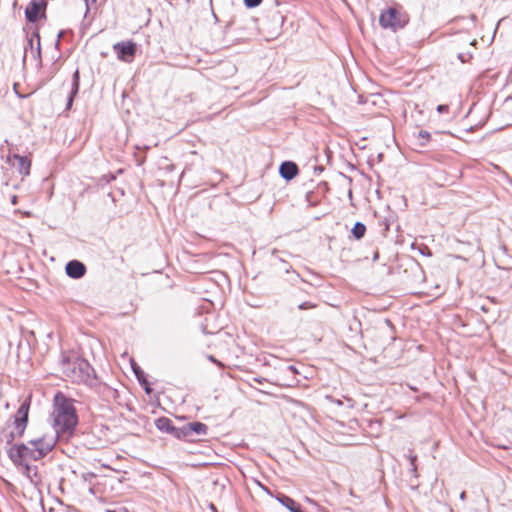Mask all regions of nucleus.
Masks as SVG:
<instances>
[{"label":"nucleus","instance_id":"nucleus-19","mask_svg":"<svg viewBox=\"0 0 512 512\" xmlns=\"http://www.w3.org/2000/svg\"><path fill=\"white\" fill-rule=\"evenodd\" d=\"M299 309L301 310H305V309H312V308H315L316 305L311 303V302H303L301 303L299 306Z\"/></svg>","mask_w":512,"mask_h":512},{"label":"nucleus","instance_id":"nucleus-3","mask_svg":"<svg viewBox=\"0 0 512 512\" xmlns=\"http://www.w3.org/2000/svg\"><path fill=\"white\" fill-rule=\"evenodd\" d=\"M64 376L72 382H87L90 378L91 367L89 363L78 357L64 358L61 363Z\"/></svg>","mask_w":512,"mask_h":512},{"label":"nucleus","instance_id":"nucleus-8","mask_svg":"<svg viewBox=\"0 0 512 512\" xmlns=\"http://www.w3.org/2000/svg\"><path fill=\"white\" fill-rule=\"evenodd\" d=\"M46 5L42 0H32L25 10L26 18L29 22H35L38 19L40 10Z\"/></svg>","mask_w":512,"mask_h":512},{"label":"nucleus","instance_id":"nucleus-5","mask_svg":"<svg viewBox=\"0 0 512 512\" xmlns=\"http://www.w3.org/2000/svg\"><path fill=\"white\" fill-rule=\"evenodd\" d=\"M31 396H29L18 408L14 416V430L11 432L12 438L21 437L28 423V414L30 409Z\"/></svg>","mask_w":512,"mask_h":512},{"label":"nucleus","instance_id":"nucleus-16","mask_svg":"<svg viewBox=\"0 0 512 512\" xmlns=\"http://www.w3.org/2000/svg\"><path fill=\"white\" fill-rule=\"evenodd\" d=\"M351 232H352L353 236L359 240L364 236V234L366 232V227L363 223L357 222V223H355Z\"/></svg>","mask_w":512,"mask_h":512},{"label":"nucleus","instance_id":"nucleus-10","mask_svg":"<svg viewBox=\"0 0 512 512\" xmlns=\"http://www.w3.org/2000/svg\"><path fill=\"white\" fill-rule=\"evenodd\" d=\"M279 172L284 179L291 180L297 175L298 167L294 162H283L280 166Z\"/></svg>","mask_w":512,"mask_h":512},{"label":"nucleus","instance_id":"nucleus-14","mask_svg":"<svg viewBox=\"0 0 512 512\" xmlns=\"http://www.w3.org/2000/svg\"><path fill=\"white\" fill-rule=\"evenodd\" d=\"M277 500L291 512H302L296 501L286 495L278 496Z\"/></svg>","mask_w":512,"mask_h":512},{"label":"nucleus","instance_id":"nucleus-21","mask_svg":"<svg viewBox=\"0 0 512 512\" xmlns=\"http://www.w3.org/2000/svg\"><path fill=\"white\" fill-rule=\"evenodd\" d=\"M106 512H128V510L124 507L118 509H107Z\"/></svg>","mask_w":512,"mask_h":512},{"label":"nucleus","instance_id":"nucleus-18","mask_svg":"<svg viewBox=\"0 0 512 512\" xmlns=\"http://www.w3.org/2000/svg\"><path fill=\"white\" fill-rule=\"evenodd\" d=\"M262 0H244V4L247 8H254L261 4Z\"/></svg>","mask_w":512,"mask_h":512},{"label":"nucleus","instance_id":"nucleus-11","mask_svg":"<svg viewBox=\"0 0 512 512\" xmlns=\"http://www.w3.org/2000/svg\"><path fill=\"white\" fill-rule=\"evenodd\" d=\"M208 427L201 422H191L185 425L182 429L184 435H189L191 433H195L197 435H205L207 433Z\"/></svg>","mask_w":512,"mask_h":512},{"label":"nucleus","instance_id":"nucleus-20","mask_svg":"<svg viewBox=\"0 0 512 512\" xmlns=\"http://www.w3.org/2000/svg\"><path fill=\"white\" fill-rule=\"evenodd\" d=\"M437 111L439 113L447 112L448 111V106L447 105H438L437 106Z\"/></svg>","mask_w":512,"mask_h":512},{"label":"nucleus","instance_id":"nucleus-24","mask_svg":"<svg viewBox=\"0 0 512 512\" xmlns=\"http://www.w3.org/2000/svg\"><path fill=\"white\" fill-rule=\"evenodd\" d=\"M460 497H461V499H464L465 498V492H462Z\"/></svg>","mask_w":512,"mask_h":512},{"label":"nucleus","instance_id":"nucleus-4","mask_svg":"<svg viewBox=\"0 0 512 512\" xmlns=\"http://www.w3.org/2000/svg\"><path fill=\"white\" fill-rule=\"evenodd\" d=\"M407 22V16L395 8H388L383 11L379 18V23L382 28H389L393 31L403 28Z\"/></svg>","mask_w":512,"mask_h":512},{"label":"nucleus","instance_id":"nucleus-13","mask_svg":"<svg viewBox=\"0 0 512 512\" xmlns=\"http://www.w3.org/2000/svg\"><path fill=\"white\" fill-rule=\"evenodd\" d=\"M156 426L161 430L172 433L179 438V430L176 429L168 418L162 417L156 421Z\"/></svg>","mask_w":512,"mask_h":512},{"label":"nucleus","instance_id":"nucleus-15","mask_svg":"<svg viewBox=\"0 0 512 512\" xmlns=\"http://www.w3.org/2000/svg\"><path fill=\"white\" fill-rule=\"evenodd\" d=\"M79 89V72L76 71L73 75V83L70 97L68 99V107L71 106L74 95L78 92Z\"/></svg>","mask_w":512,"mask_h":512},{"label":"nucleus","instance_id":"nucleus-2","mask_svg":"<svg viewBox=\"0 0 512 512\" xmlns=\"http://www.w3.org/2000/svg\"><path fill=\"white\" fill-rule=\"evenodd\" d=\"M53 434L60 436H70L77 423L78 417L73 402L62 394H56L54 399V409L52 412Z\"/></svg>","mask_w":512,"mask_h":512},{"label":"nucleus","instance_id":"nucleus-12","mask_svg":"<svg viewBox=\"0 0 512 512\" xmlns=\"http://www.w3.org/2000/svg\"><path fill=\"white\" fill-rule=\"evenodd\" d=\"M13 159L16 161V163H14V165L19 170V173L24 176L29 175L30 167H31L30 160L27 157L20 156V155H14Z\"/></svg>","mask_w":512,"mask_h":512},{"label":"nucleus","instance_id":"nucleus-1","mask_svg":"<svg viewBox=\"0 0 512 512\" xmlns=\"http://www.w3.org/2000/svg\"><path fill=\"white\" fill-rule=\"evenodd\" d=\"M57 434L48 433L32 439L28 444H16L8 451L9 458L14 464H21L24 460H39L46 456L56 445Z\"/></svg>","mask_w":512,"mask_h":512},{"label":"nucleus","instance_id":"nucleus-23","mask_svg":"<svg viewBox=\"0 0 512 512\" xmlns=\"http://www.w3.org/2000/svg\"><path fill=\"white\" fill-rule=\"evenodd\" d=\"M11 202H12V204H16V202H17V197H16V196H13V197H12Z\"/></svg>","mask_w":512,"mask_h":512},{"label":"nucleus","instance_id":"nucleus-25","mask_svg":"<svg viewBox=\"0 0 512 512\" xmlns=\"http://www.w3.org/2000/svg\"><path fill=\"white\" fill-rule=\"evenodd\" d=\"M61 36H62V32H60V33L58 34V39H59V38H61Z\"/></svg>","mask_w":512,"mask_h":512},{"label":"nucleus","instance_id":"nucleus-22","mask_svg":"<svg viewBox=\"0 0 512 512\" xmlns=\"http://www.w3.org/2000/svg\"><path fill=\"white\" fill-rule=\"evenodd\" d=\"M410 461H411V465L413 466V470H415V461H416V456H411L410 457Z\"/></svg>","mask_w":512,"mask_h":512},{"label":"nucleus","instance_id":"nucleus-7","mask_svg":"<svg viewBox=\"0 0 512 512\" xmlns=\"http://www.w3.org/2000/svg\"><path fill=\"white\" fill-rule=\"evenodd\" d=\"M29 460H24L21 464H15L17 468L26 476L27 479L33 484H38L40 482V477L37 472L36 466H30L28 464Z\"/></svg>","mask_w":512,"mask_h":512},{"label":"nucleus","instance_id":"nucleus-6","mask_svg":"<svg viewBox=\"0 0 512 512\" xmlns=\"http://www.w3.org/2000/svg\"><path fill=\"white\" fill-rule=\"evenodd\" d=\"M119 60L130 63L136 54V44L132 41H122L113 45Z\"/></svg>","mask_w":512,"mask_h":512},{"label":"nucleus","instance_id":"nucleus-17","mask_svg":"<svg viewBox=\"0 0 512 512\" xmlns=\"http://www.w3.org/2000/svg\"><path fill=\"white\" fill-rule=\"evenodd\" d=\"M415 137L418 141L417 144L420 147H424L430 139V134L427 131L420 130Z\"/></svg>","mask_w":512,"mask_h":512},{"label":"nucleus","instance_id":"nucleus-9","mask_svg":"<svg viewBox=\"0 0 512 512\" xmlns=\"http://www.w3.org/2000/svg\"><path fill=\"white\" fill-rule=\"evenodd\" d=\"M86 272L85 265L79 261L72 260L66 265V273L74 279L81 278Z\"/></svg>","mask_w":512,"mask_h":512}]
</instances>
